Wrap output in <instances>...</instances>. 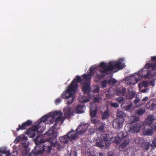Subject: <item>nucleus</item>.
I'll return each mask as SVG.
<instances>
[{
    "instance_id": "nucleus-43",
    "label": "nucleus",
    "mask_w": 156,
    "mask_h": 156,
    "mask_svg": "<svg viewBox=\"0 0 156 156\" xmlns=\"http://www.w3.org/2000/svg\"><path fill=\"white\" fill-rule=\"evenodd\" d=\"M151 146L152 147H156V138L153 140L152 143L151 144Z\"/></svg>"
},
{
    "instance_id": "nucleus-15",
    "label": "nucleus",
    "mask_w": 156,
    "mask_h": 156,
    "mask_svg": "<svg viewBox=\"0 0 156 156\" xmlns=\"http://www.w3.org/2000/svg\"><path fill=\"white\" fill-rule=\"evenodd\" d=\"M151 58V60L154 61L155 62L154 63H147L145 65V68L148 69L152 68L153 69H155L156 68V56H152Z\"/></svg>"
},
{
    "instance_id": "nucleus-24",
    "label": "nucleus",
    "mask_w": 156,
    "mask_h": 156,
    "mask_svg": "<svg viewBox=\"0 0 156 156\" xmlns=\"http://www.w3.org/2000/svg\"><path fill=\"white\" fill-rule=\"evenodd\" d=\"M98 108L97 106H95V108L94 110H93L92 108H90V114L91 118L96 117Z\"/></svg>"
},
{
    "instance_id": "nucleus-52",
    "label": "nucleus",
    "mask_w": 156,
    "mask_h": 156,
    "mask_svg": "<svg viewBox=\"0 0 156 156\" xmlns=\"http://www.w3.org/2000/svg\"><path fill=\"white\" fill-rule=\"evenodd\" d=\"M93 118H91V121L92 123L95 124L97 122V120L96 119H94Z\"/></svg>"
},
{
    "instance_id": "nucleus-41",
    "label": "nucleus",
    "mask_w": 156,
    "mask_h": 156,
    "mask_svg": "<svg viewBox=\"0 0 156 156\" xmlns=\"http://www.w3.org/2000/svg\"><path fill=\"white\" fill-rule=\"evenodd\" d=\"M116 100L119 103H121L124 101V98L122 97H119L116 98Z\"/></svg>"
},
{
    "instance_id": "nucleus-63",
    "label": "nucleus",
    "mask_w": 156,
    "mask_h": 156,
    "mask_svg": "<svg viewBox=\"0 0 156 156\" xmlns=\"http://www.w3.org/2000/svg\"><path fill=\"white\" fill-rule=\"evenodd\" d=\"M134 77L135 78L136 80H136L137 81H138V80H139L140 79H137V78L136 77V76H135Z\"/></svg>"
},
{
    "instance_id": "nucleus-53",
    "label": "nucleus",
    "mask_w": 156,
    "mask_h": 156,
    "mask_svg": "<svg viewBox=\"0 0 156 156\" xmlns=\"http://www.w3.org/2000/svg\"><path fill=\"white\" fill-rule=\"evenodd\" d=\"M89 101V99L88 98H85L84 99H83V101H82V102L83 103H85L87 102H88Z\"/></svg>"
},
{
    "instance_id": "nucleus-10",
    "label": "nucleus",
    "mask_w": 156,
    "mask_h": 156,
    "mask_svg": "<svg viewBox=\"0 0 156 156\" xmlns=\"http://www.w3.org/2000/svg\"><path fill=\"white\" fill-rule=\"evenodd\" d=\"M96 67H91L89 70L90 72L88 74H84L82 77H83L84 79L88 81H90L92 77L94 75L95 72Z\"/></svg>"
},
{
    "instance_id": "nucleus-36",
    "label": "nucleus",
    "mask_w": 156,
    "mask_h": 156,
    "mask_svg": "<svg viewBox=\"0 0 156 156\" xmlns=\"http://www.w3.org/2000/svg\"><path fill=\"white\" fill-rule=\"evenodd\" d=\"M132 106V104H130L129 105L125 106L124 107V109L126 111L131 112Z\"/></svg>"
},
{
    "instance_id": "nucleus-3",
    "label": "nucleus",
    "mask_w": 156,
    "mask_h": 156,
    "mask_svg": "<svg viewBox=\"0 0 156 156\" xmlns=\"http://www.w3.org/2000/svg\"><path fill=\"white\" fill-rule=\"evenodd\" d=\"M55 126L54 125L50 128L48 131L45 133V135L50 136L48 139V140L49 142L46 144L44 146H54L56 145L58 142L56 141V139L57 137L58 133L57 131H55Z\"/></svg>"
},
{
    "instance_id": "nucleus-8",
    "label": "nucleus",
    "mask_w": 156,
    "mask_h": 156,
    "mask_svg": "<svg viewBox=\"0 0 156 156\" xmlns=\"http://www.w3.org/2000/svg\"><path fill=\"white\" fill-rule=\"evenodd\" d=\"M124 121V119L115 118L113 122V126L116 129H120L122 127Z\"/></svg>"
},
{
    "instance_id": "nucleus-28",
    "label": "nucleus",
    "mask_w": 156,
    "mask_h": 156,
    "mask_svg": "<svg viewBox=\"0 0 156 156\" xmlns=\"http://www.w3.org/2000/svg\"><path fill=\"white\" fill-rule=\"evenodd\" d=\"M102 118L103 119H107L109 116V111L107 109L102 113Z\"/></svg>"
},
{
    "instance_id": "nucleus-37",
    "label": "nucleus",
    "mask_w": 156,
    "mask_h": 156,
    "mask_svg": "<svg viewBox=\"0 0 156 156\" xmlns=\"http://www.w3.org/2000/svg\"><path fill=\"white\" fill-rule=\"evenodd\" d=\"M138 85L139 87L144 86L145 87H147L148 86V84L146 81H144L142 83H139Z\"/></svg>"
},
{
    "instance_id": "nucleus-47",
    "label": "nucleus",
    "mask_w": 156,
    "mask_h": 156,
    "mask_svg": "<svg viewBox=\"0 0 156 156\" xmlns=\"http://www.w3.org/2000/svg\"><path fill=\"white\" fill-rule=\"evenodd\" d=\"M100 91L99 87H97L95 89L93 90V92L94 93H98Z\"/></svg>"
},
{
    "instance_id": "nucleus-33",
    "label": "nucleus",
    "mask_w": 156,
    "mask_h": 156,
    "mask_svg": "<svg viewBox=\"0 0 156 156\" xmlns=\"http://www.w3.org/2000/svg\"><path fill=\"white\" fill-rule=\"evenodd\" d=\"M145 110L143 109H140L135 110V113L139 115H142L145 113Z\"/></svg>"
},
{
    "instance_id": "nucleus-48",
    "label": "nucleus",
    "mask_w": 156,
    "mask_h": 156,
    "mask_svg": "<svg viewBox=\"0 0 156 156\" xmlns=\"http://www.w3.org/2000/svg\"><path fill=\"white\" fill-rule=\"evenodd\" d=\"M77 152L75 151L71 152L70 156H77Z\"/></svg>"
},
{
    "instance_id": "nucleus-34",
    "label": "nucleus",
    "mask_w": 156,
    "mask_h": 156,
    "mask_svg": "<svg viewBox=\"0 0 156 156\" xmlns=\"http://www.w3.org/2000/svg\"><path fill=\"white\" fill-rule=\"evenodd\" d=\"M94 102L98 103L101 99V97L99 94L94 95Z\"/></svg>"
},
{
    "instance_id": "nucleus-9",
    "label": "nucleus",
    "mask_w": 156,
    "mask_h": 156,
    "mask_svg": "<svg viewBox=\"0 0 156 156\" xmlns=\"http://www.w3.org/2000/svg\"><path fill=\"white\" fill-rule=\"evenodd\" d=\"M101 140L105 143V148L108 147L111 144V139L109 137V135L108 134H101L100 139Z\"/></svg>"
},
{
    "instance_id": "nucleus-60",
    "label": "nucleus",
    "mask_w": 156,
    "mask_h": 156,
    "mask_svg": "<svg viewBox=\"0 0 156 156\" xmlns=\"http://www.w3.org/2000/svg\"><path fill=\"white\" fill-rule=\"evenodd\" d=\"M150 85H151L152 86H154V83L152 81L150 83Z\"/></svg>"
},
{
    "instance_id": "nucleus-46",
    "label": "nucleus",
    "mask_w": 156,
    "mask_h": 156,
    "mask_svg": "<svg viewBox=\"0 0 156 156\" xmlns=\"http://www.w3.org/2000/svg\"><path fill=\"white\" fill-rule=\"evenodd\" d=\"M61 102V99L60 98H58L56 99L55 102L56 105H57L59 104Z\"/></svg>"
},
{
    "instance_id": "nucleus-30",
    "label": "nucleus",
    "mask_w": 156,
    "mask_h": 156,
    "mask_svg": "<svg viewBox=\"0 0 156 156\" xmlns=\"http://www.w3.org/2000/svg\"><path fill=\"white\" fill-rule=\"evenodd\" d=\"M62 118V114L61 112L54 119L55 122V124L54 125L56 126V123L60 121Z\"/></svg>"
},
{
    "instance_id": "nucleus-59",
    "label": "nucleus",
    "mask_w": 156,
    "mask_h": 156,
    "mask_svg": "<svg viewBox=\"0 0 156 156\" xmlns=\"http://www.w3.org/2000/svg\"><path fill=\"white\" fill-rule=\"evenodd\" d=\"M99 156H105V154L103 153H99Z\"/></svg>"
},
{
    "instance_id": "nucleus-27",
    "label": "nucleus",
    "mask_w": 156,
    "mask_h": 156,
    "mask_svg": "<svg viewBox=\"0 0 156 156\" xmlns=\"http://www.w3.org/2000/svg\"><path fill=\"white\" fill-rule=\"evenodd\" d=\"M140 118L136 116H130V122L131 123H135L140 121Z\"/></svg>"
},
{
    "instance_id": "nucleus-57",
    "label": "nucleus",
    "mask_w": 156,
    "mask_h": 156,
    "mask_svg": "<svg viewBox=\"0 0 156 156\" xmlns=\"http://www.w3.org/2000/svg\"><path fill=\"white\" fill-rule=\"evenodd\" d=\"M148 90V88L143 89L141 90V92L142 93H145L147 91V90Z\"/></svg>"
},
{
    "instance_id": "nucleus-54",
    "label": "nucleus",
    "mask_w": 156,
    "mask_h": 156,
    "mask_svg": "<svg viewBox=\"0 0 156 156\" xmlns=\"http://www.w3.org/2000/svg\"><path fill=\"white\" fill-rule=\"evenodd\" d=\"M151 128L153 130H156V123H154L151 126Z\"/></svg>"
},
{
    "instance_id": "nucleus-44",
    "label": "nucleus",
    "mask_w": 156,
    "mask_h": 156,
    "mask_svg": "<svg viewBox=\"0 0 156 156\" xmlns=\"http://www.w3.org/2000/svg\"><path fill=\"white\" fill-rule=\"evenodd\" d=\"M104 126L101 125L99 128H97V129L100 132H102L104 130Z\"/></svg>"
},
{
    "instance_id": "nucleus-11",
    "label": "nucleus",
    "mask_w": 156,
    "mask_h": 156,
    "mask_svg": "<svg viewBox=\"0 0 156 156\" xmlns=\"http://www.w3.org/2000/svg\"><path fill=\"white\" fill-rule=\"evenodd\" d=\"M85 80V81L82 84L83 85L82 90L84 93L87 94L89 93L90 91V81Z\"/></svg>"
},
{
    "instance_id": "nucleus-45",
    "label": "nucleus",
    "mask_w": 156,
    "mask_h": 156,
    "mask_svg": "<svg viewBox=\"0 0 156 156\" xmlns=\"http://www.w3.org/2000/svg\"><path fill=\"white\" fill-rule=\"evenodd\" d=\"M107 84V81L106 80H104L102 83V87L103 88H105L106 87V84Z\"/></svg>"
},
{
    "instance_id": "nucleus-42",
    "label": "nucleus",
    "mask_w": 156,
    "mask_h": 156,
    "mask_svg": "<svg viewBox=\"0 0 156 156\" xmlns=\"http://www.w3.org/2000/svg\"><path fill=\"white\" fill-rule=\"evenodd\" d=\"M110 105L111 107L115 108H118L119 106V104L117 103H111Z\"/></svg>"
},
{
    "instance_id": "nucleus-49",
    "label": "nucleus",
    "mask_w": 156,
    "mask_h": 156,
    "mask_svg": "<svg viewBox=\"0 0 156 156\" xmlns=\"http://www.w3.org/2000/svg\"><path fill=\"white\" fill-rule=\"evenodd\" d=\"M58 143L56 144V145L54 146H57V148L58 150H61V149H62V147L61 146L58 144V142L57 141ZM52 146H51V147H52Z\"/></svg>"
},
{
    "instance_id": "nucleus-12",
    "label": "nucleus",
    "mask_w": 156,
    "mask_h": 156,
    "mask_svg": "<svg viewBox=\"0 0 156 156\" xmlns=\"http://www.w3.org/2000/svg\"><path fill=\"white\" fill-rule=\"evenodd\" d=\"M146 108L148 109L153 111L156 108V100L151 99L147 103L146 105Z\"/></svg>"
},
{
    "instance_id": "nucleus-50",
    "label": "nucleus",
    "mask_w": 156,
    "mask_h": 156,
    "mask_svg": "<svg viewBox=\"0 0 156 156\" xmlns=\"http://www.w3.org/2000/svg\"><path fill=\"white\" fill-rule=\"evenodd\" d=\"M14 152H13L12 154H11L10 153V152L9 151H5V154H6V156H9L11 155H12V153H14Z\"/></svg>"
},
{
    "instance_id": "nucleus-16",
    "label": "nucleus",
    "mask_w": 156,
    "mask_h": 156,
    "mask_svg": "<svg viewBox=\"0 0 156 156\" xmlns=\"http://www.w3.org/2000/svg\"><path fill=\"white\" fill-rule=\"evenodd\" d=\"M127 131H123L118 133L117 136L119 137V140L121 141H124L125 139H128L127 137L128 135V133L127 132Z\"/></svg>"
},
{
    "instance_id": "nucleus-5",
    "label": "nucleus",
    "mask_w": 156,
    "mask_h": 156,
    "mask_svg": "<svg viewBox=\"0 0 156 156\" xmlns=\"http://www.w3.org/2000/svg\"><path fill=\"white\" fill-rule=\"evenodd\" d=\"M141 125L140 123H137L134 125L126 124L125 127V129L130 133H138L140 131Z\"/></svg>"
},
{
    "instance_id": "nucleus-29",
    "label": "nucleus",
    "mask_w": 156,
    "mask_h": 156,
    "mask_svg": "<svg viewBox=\"0 0 156 156\" xmlns=\"http://www.w3.org/2000/svg\"><path fill=\"white\" fill-rule=\"evenodd\" d=\"M129 139H125L120 144V147H121L122 148L126 147V146L129 144Z\"/></svg>"
},
{
    "instance_id": "nucleus-58",
    "label": "nucleus",
    "mask_w": 156,
    "mask_h": 156,
    "mask_svg": "<svg viewBox=\"0 0 156 156\" xmlns=\"http://www.w3.org/2000/svg\"><path fill=\"white\" fill-rule=\"evenodd\" d=\"M148 99V97H144L142 100V101H147Z\"/></svg>"
},
{
    "instance_id": "nucleus-4",
    "label": "nucleus",
    "mask_w": 156,
    "mask_h": 156,
    "mask_svg": "<svg viewBox=\"0 0 156 156\" xmlns=\"http://www.w3.org/2000/svg\"><path fill=\"white\" fill-rule=\"evenodd\" d=\"M76 90L74 88H71L70 85L68 87L67 90L64 91L61 95V97L63 99H66L67 104L70 105L73 101L75 99L74 94L72 91H75Z\"/></svg>"
},
{
    "instance_id": "nucleus-31",
    "label": "nucleus",
    "mask_w": 156,
    "mask_h": 156,
    "mask_svg": "<svg viewBox=\"0 0 156 156\" xmlns=\"http://www.w3.org/2000/svg\"><path fill=\"white\" fill-rule=\"evenodd\" d=\"M153 134V129H147L144 132V135L152 136Z\"/></svg>"
},
{
    "instance_id": "nucleus-20",
    "label": "nucleus",
    "mask_w": 156,
    "mask_h": 156,
    "mask_svg": "<svg viewBox=\"0 0 156 156\" xmlns=\"http://www.w3.org/2000/svg\"><path fill=\"white\" fill-rule=\"evenodd\" d=\"M151 146H151L150 143L147 142H144L142 144L141 149L144 151H147Z\"/></svg>"
},
{
    "instance_id": "nucleus-17",
    "label": "nucleus",
    "mask_w": 156,
    "mask_h": 156,
    "mask_svg": "<svg viewBox=\"0 0 156 156\" xmlns=\"http://www.w3.org/2000/svg\"><path fill=\"white\" fill-rule=\"evenodd\" d=\"M155 119L154 115H149L146 119L145 123L146 125L150 126L154 122Z\"/></svg>"
},
{
    "instance_id": "nucleus-64",
    "label": "nucleus",
    "mask_w": 156,
    "mask_h": 156,
    "mask_svg": "<svg viewBox=\"0 0 156 156\" xmlns=\"http://www.w3.org/2000/svg\"><path fill=\"white\" fill-rule=\"evenodd\" d=\"M17 140V143L18 142H19V140Z\"/></svg>"
},
{
    "instance_id": "nucleus-6",
    "label": "nucleus",
    "mask_w": 156,
    "mask_h": 156,
    "mask_svg": "<svg viewBox=\"0 0 156 156\" xmlns=\"http://www.w3.org/2000/svg\"><path fill=\"white\" fill-rule=\"evenodd\" d=\"M40 124V123H36L31 127L27 130L26 133L29 137L33 138L35 136L36 132H38V130L39 128Z\"/></svg>"
},
{
    "instance_id": "nucleus-62",
    "label": "nucleus",
    "mask_w": 156,
    "mask_h": 156,
    "mask_svg": "<svg viewBox=\"0 0 156 156\" xmlns=\"http://www.w3.org/2000/svg\"><path fill=\"white\" fill-rule=\"evenodd\" d=\"M139 76L140 75L138 74H134V76Z\"/></svg>"
},
{
    "instance_id": "nucleus-61",
    "label": "nucleus",
    "mask_w": 156,
    "mask_h": 156,
    "mask_svg": "<svg viewBox=\"0 0 156 156\" xmlns=\"http://www.w3.org/2000/svg\"><path fill=\"white\" fill-rule=\"evenodd\" d=\"M23 140H27V137L24 136L23 137Z\"/></svg>"
},
{
    "instance_id": "nucleus-7",
    "label": "nucleus",
    "mask_w": 156,
    "mask_h": 156,
    "mask_svg": "<svg viewBox=\"0 0 156 156\" xmlns=\"http://www.w3.org/2000/svg\"><path fill=\"white\" fill-rule=\"evenodd\" d=\"M85 80L83 77L82 79L80 76L77 75L72 81L70 86H71V88H74L76 90L78 87V83H80L82 84Z\"/></svg>"
},
{
    "instance_id": "nucleus-25",
    "label": "nucleus",
    "mask_w": 156,
    "mask_h": 156,
    "mask_svg": "<svg viewBox=\"0 0 156 156\" xmlns=\"http://www.w3.org/2000/svg\"><path fill=\"white\" fill-rule=\"evenodd\" d=\"M126 91L125 88L117 89L116 90V92L118 95L123 96L125 95Z\"/></svg>"
},
{
    "instance_id": "nucleus-35",
    "label": "nucleus",
    "mask_w": 156,
    "mask_h": 156,
    "mask_svg": "<svg viewBox=\"0 0 156 156\" xmlns=\"http://www.w3.org/2000/svg\"><path fill=\"white\" fill-rule=\"evenodd\" d=\"M18 126L19 127L17 128L16 129V131L17 132L18 131L21 129H25L26 128V127L23 123L21 125L19 124Z\"/></svg>"
},
{
    "instance_id": "nucleus-18",
    "label": "nucleus",
    "mask_w": 156,
    "mask_h": 156,
    "mask_svg": "<svg viewBox=\"0 0 156 156\" xmlns=\"http://www.w3.org/2000/svg\"><path fill=\"white\" fill-rule=\"evenodd\" d=\"M77 132L76 133V131L73 129H72L71 131L68 133L67 135L70 140L75 139L77 137Z\"/></svg>"
},
{
    "instance_id": "nucleus-14",
    "label": "nucleus",
    "mask_w": 156,
    "mask_h": 156,
    "mask_svg": "<svg viewBox=\"0 0 156 156\" xmlns=\"http://www.w3.org/2000/svg\"><path fill=\"white\" fill-rule=\"evenodd\" d=\"M87 130V128L85 125L80 124L77 128L76 131L79 134H82L85 133Z\"/></svg>"
},
{
    "instance_id": "nucleus-40",
    "label": "nucleus",
    "mask_w": 156,
    "mask_h": 156,
    "mask_svg": "<svg viewBox=\"0 0 156 156\" xmlns=\"http://www.w3.org/2000/svg\"><path fill=\"white\" fill-rule=\"evenodd\" d=\"M25 126H29L32 124V122L30 120H28L26 122H23Z\"/></svg>"
},
{
    "instance_id": "nucleus-26",
    "label": "nucleus",
    "mask_w": 156,
    "mask_h": 156,
    "mask_svg": "<svg viewBox=\"0 0 156 156\" xmlns=\"http://www.w3.org/2000/svg\"><path fill=\"white\" fill-rule=\"evenodd\" d=\"M96 146L99 148H102L104 147H105V143L100 139V140L98 141H97L96 143Z\"/></svg>"
},
{
    "instance_id": "nucleus-1",
    "label": "nucleus",
    "mask_w": 156,
    "mask_h": 156,
    "mask_svg": "<svg viewBox=\"0 0 156 156\" xmlns=\"http://www.w3.org/2000/svg\"><path fill=\"white\" fill-rule=\"evenodd\" d=\"M122 60L120 59L117 61L110 62L108 65L104 62L100 63L99 66L102 68V69H99L96 72L97 78L100 79L105 76V73L108 74L109 72H111L116 69H122L123 66L122 63Z\"/></svg>"
},
{
    "instance_id": "nucleus-55",
    "label": "nucleus",
    "mask_w": 156,
    "mask_h": 156,
    "mask_svg": "<svg viewBox=\"0 0 156 156\" xmlns=\"http://www.w3.org/2000/svg\"><path fill=\"white\" fill-rule=\"evenodd\" d=\"M6 150L5 149H2L1 150L0 149V153H2V154H5V153Z\"/></svg>"
},
{
    "instance_id": "nucleus-21",
    "label": "nucleus",
    "mask_w": 156,
    "mask_h": 156,
    "mask_svg": "<svg viewBox=\"0 0 156 156\" xmlns=\"http://www.w3.org/2000/svg\"><path fill=\"white\" fill-rule=\"evenodd\" d=\"M83 105H78L76 108L75 110L77 113H81L84 112L83 109L85 108Z\"/></svg>"
},
{
    "instance_id": "nucleus-32",
    "label": "nucleus",
    "mask_w": 156,
    "mask_h": 156,
    "mask_svg": "<svg viewBox=\"0 0 156 156\" xmlns=\"http://www.w3.org/2000/svg\"><path fill=\"white\" fill-rule=\"evenodd\" d=\"M135 95V93L133 91L129 92L126 95L128 99H131L133 98Z\"/></svg>"
},
{
    "instance_id": "nucleus-23",
    "label": "nucleus",
    "mask_w": 156,
    "mask_h": 156,
    "mask_svg": "<svg viewBox=\"0 0 156 156\" xmlns=\"http://www.w3.org/2000/svg\"><path fill=\"white\" fill-rule=\"evenodd\" d=\"M69 139L67 135L59 137L60 141L64 144L67 143L69 142Z\"/></svg>"
},
{
    "instance_id": "nucleus-39",
    "label": "nucleus",
    "mask_w": 156,
    "mask_h": 156,
    "mask_svg": "<svg viewBox=\"0 0 156 156\" xmlns=\"http://www.w3.org/2000/svg\"><path fill=\"white\" fill-rule=\"evenodd\" d=\"M117 82V80L115 79L112 78L108 80V83L109 84H115Z\"/></svg>"
},
{
    "instance_id": "nucleus-22",
    "label": "nucleus",
    "mask_w": 156,
    "mask_h": 156,
    "mask_svg": "<svg viewBox=\"0 0 156 156\" xmlns=\"http://www.w3.org/2000/svg\"><path fill=\"white\" fill-rule=\"evenodd\" d=\"M117 118L119 119H124V117L126 116V113L123 111H118L116 114Z\"/></svg>"
},
{
    "instance_id": "nucleus-38",
    "label": "nucleus",
    "mask_w": 156,
    "mask_h": 156,
    "mask_svg": "<svg viewBox=\"0 0 156 156\" xmlns=\"http://www.w3.org/2000/svg\"><path fill=\"white\" fill-rule=\"evenodd\" d=\"M50 118L49 115H46L41 118V122H45L47 121Z\"/></svg>"
},
{
    "instance_id": "nucleus-13",
    "label": "nucleus",
    "mask_w": 156,
    "mask_h": 156,
    "mask_svg": "<svg viewBox=\"0 0 156 156\" xmlns=\"http://www.w3.org/2000/svg\"><path fill=\"white\" fill-rule=\"evenodd\" d=\"M64 115L65 118L69 119L71 116H73V113L72 112L71 108L69 106H67L64 109Z\"/></svg>"
},
{
    "instance_id": "nucleus-56",
    "label": "nucleus",
    "mask_w": 156,
    "mask_h": 156,
    "mask_svg": "<svg viewBox=\"0 0 156 156\" xmlns=\"http://www.w3.org/2000/svg\"><path fill=\"white\" fill-rule=\"evenodd\" d=\"M28 153V151L27 150H25L23 151L22 154H23V155H26V154H27Z\"/></svg>"
},
{
    "instance_id": "nucleus-19",
    "label": "nucleus",
    "mask_w": 156,
    "mask_h": 156,
    "mask_svg": "<svg viewBox=\"0 0 156 156\" xmlns=\"http://www.w3.org/2000/svg\"><path fill=\"white\" fill-rule=\"evenodd\" d=\"M61 112L56 111L52 113H51L49 114V117H51V119H50V123L52 124L53 123V120H54Z\"/></svg>"
},
{
    "instance_id": "nucleus-51",
    "label": "nucleus",
    "mask_w": 156,
    "mask_h": 156,
    "mask_svg": "<svg viewBox=\"0 0 156 156\" xmlns=\"http://www.w3.org/2000/svg\"><path fill=\"white\" fill-rule=\"evenodd\" d=\"M140 99L138 98H137L134 101V103L135 105H136L139 101Z\"/></svg>"
},
{
    "instance_id": "nucleus-2",
    "label": "nucleus",
    "mask_w": 156,
    "mask_h": 156,
    "mask_svg": "<svg viewBox=\"0 0 156 156\" xmlns=\"http://www.w3.org/2000/svg\"><path fill=\"white\" fill-rule=\"evenodd\" d=\"M41 135H38L34 140L36 145L35 148L32 150L31 153L29 154L28 156H37L38 155H41L44 151L47 153H50L51 149V147L50 146H45L43 144L44 141L41 138Z\"/></svg>"
}]
</instances>
